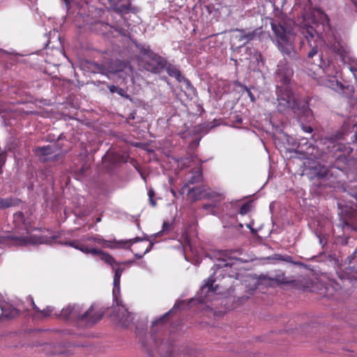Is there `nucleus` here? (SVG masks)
I'll return each mask as SVG.
<instances>
[{"label":"nucleus","instance_id":"4be33fe9","mask_svg":"<svg viewBox=\"0 0 357 357\" xmlns=\"http://www.w3.org/2000/svg\"><path fill=\"white\" fill-rule=\"evenodd\" d=\"M237 261H238L237 259H230L229 262L220 264H218V266L221 268L227 267V266L231 267L232 266H234L236 264V262Z\"/></svg>","mask_w":357,"mask_h":357},{"label":"nucleus","instance_id":"cd10ccee","mask_svg":"<svg viewBox=\"0 0 357 357\" xmlns=\"http://www.w3.org/2000/svg\"><path fill=\"white\" fill-rule=\"evenodd\" d=\"M10 204L8 200L0 199V208H6L10 206Z\"/></svg>","mask_w":357,"mask_h":357},{"label":"nucleus","instance_id":"6ab92c4d","mask_svg":"<svg viewBox=\"0 0 357 357\" xmlns=\"http://www.w3.org/2000/svg\"><path fill=\"white\" fill-rule=\"evenodd\" d=\"M31 243H33L32 241L26 238H16V245H24Z\"/></svg>","mask_w":357,"mask_h":357},{"label":"nucleus","instance_id":"4c0bfd02","mask_svg":"<svg viewBox=\"0 0 357 357\" xmlns=\"http://www.w3.org/2000/svg\"><path fill=\"white\" fill-rule=\"evenodd\" d=\"M303 130L306 132H312V128L310 126L303 127Z\"/></svg>","mask_w":357,"mask_h":357},{"label":"nucleus","instance_id":"c9c22d12","mask_svg":"<svg viewBox=\"0 0 357 357\" xmlns=\"http://www.w3.org/2000/svg\"><path fill=\"white\" fill-rule=\"evenodd\" d=\"M92 307L82 315L83 319H87L89 317L90 311Z\"/></svg>","mask_w":357,"mask_h":357},{"label":"nucleus","instance_id":"0eeeda50","mask_svg":"<svg viewBox=\"0 0 357 357\" xmlns=\"http://www.w3.org/2000/svg\"><path fill=\"white\" fill-rule=\"evenodd\" d=\"M54 152V146L49 145L47 146L38 147L35 149L36 154L42 160H47L48 156Z\"/></svg>","mask_w":357,"mask_h":357},{"label":"nucleus","instance_id":"79ce46f5","mask_svg":"<svg viewBox=\"0 0 357 357\" xmlns=\"http://www.w3.org/2000/svg\"><path fill=\"white\" fill-rule=\"evenodd\" d=\"M66 5H68L70 3V0H63Z\"/></svg>","mask_w":357,"mask_h":357},{"label":"nucleus","instance_id":"a18cd8bd","mask_svg":"<svg viewBox=\"0 0 357 357\" xmlns=\"http://www.w3.org/2000/svg\"><path fill=\"white\" fill-rule=\"evenodd\" d=\"M172 194H173L174 196L176 195V193H175L174 190H172Z\"/></svg>","mask_w":357,"mask_h":357},{"label":"nucleus","instance_id":"412c9836","mask_svg":"<svg viewBox=\"0 0 357 357\" xmlns=\"http://www.w3.org/2000/svg\"><path fill=\"white\" fill-rule=\"evenodd\" d=\"M126 67V65L123 63H120L119 66L116 68H109L108 69L109 73H115L119 71H121Z\"/></svg>","mask_w":357,"mask_h":357},{"label":"nucleus","instance_id":"b1692460","mask_svg":"<svg viewBox=\"0 0 357 357\" xmlns=\"http://www.w3.org/2000/svg\"><path fill=\"white\" fill-rule=\"evenodd\" d=\"M149 197L151 204L154 206H155V202L153 199V196L155 195V192L153 190H150L149 191Z\"/></svg>","mask_w":357,"mask_h":357},{"label":"nucleus","instance_id":"2f4dec72","mask_svg":"<svg viewBox=\"0 0 357 357\" xmlns=\"http://www.w3.org/2000/svg\"><path fill=\"white\" fill-rule=\"evenodd\" d=\"M203 208L206 210L207 212H212L213 211V207L210 204H205L203 206Z\"/></svg>","mask_w":357,"mask_h":357},{"label":"nucleus","instance_id":"37998d69","mask_svg":"<svg viewBox=\"0 0 357 357\" xmlns=\"http://www.w3.org/2000/svg\"><path fill=\"white\" fill-rule=\"evenodd\" d=\"M249 96L251 98L252 100H253L252 95L250 91H248Z\"/></svg>","mask_w":357,"mask_h":357},{"label":"nucleus","instance_id":"9b49d317","mask_svg":"<svg viewBox=\"0 0 357 357\" xmlns=\"http://www.w3.org/2000/svg\"><path fill=\"white\" fill-rule=\"evenodd\" d=\"M137 241V240L130 239V240L127 241H119V242L115 243L114 244H112L110 242H108V241H106L103 240L102 244H103V246L105 247V248H121V245H123H123H126L127 243L132 244V243H136Z\"/></svg>","mask_w":357,"mask_h":357},{"label":"nucleus","instance_id":"5701e85b","mask_svg":"<svg viewBox=\"0 0 357 357\" xmlns=\"http://www.w3.org/2000/svg\"><path fill=\"white\" fill-rule=\"evenodd\" d=\"M66 244L70 247H73L77 250H79V248H80V245H81V243H79L77 241H70V242L66 243Z\"/></svg>","mask_w":357,"mask_h":357},{"label":"nucleus","instance_id":"1a4fd4ad","mask_svg":"<svg viewBox=\"0 0 357 357\" xmlns=\"http://www.w3.org/2000/svg\"><path fill=\"white\" fill-rule=\"evenodd\" d=\"M112 268L114 271V284L116 288L119 289L120 285V278L121 275L124 270V268L121 266V264H114Z\"/></svg>","mask_w":357,"mask_h":357},{"label":"nucleus","instance_id":"4468645a","mask_svg":"<svg viewBox=\"0 0 357 357\" xmlns=\"http://www.w3.org/2000/svg\"><path fill=\"white\" fill-rule=\"evenodd\" d=\"M100 259L105 262L107 263L108 264L111 265L112 266L115 264V260L109 254L104 252L102 251L100 253V255L99 256Z\"/></svg>","mask_w":357,"mask_h":357},{"label":"nucleus","instance_id":"a211bd4d","mask_svg":"<svg viewBox=\"0 0 357 357\" xmlns=\"http://www.w3.org/2000/svg\"><path fill=\"white\" fill-rule=\"evenodd\" d=\"M108 89L111 93H117L121 96H124V91L122 89L119 88L114 85L108 86Z\"/></svg>","mask_w":357,"mask_h":357},{"label":"nucleus","instance_id":"58836bf2","mask_svg":"<svg viewBox=\"0 0 357 357\" xmlns=\"http://www.w3.org/2000/svg\"><path fill=\"white\" fill-rule=\"evenodd\" d=\"M168 314V313L165 314L162 317H161L160 319H157L155 320L154 322H153V324H158V322H160L162 321V320Z\"/></svg>","mask_w":357,"mask_h":357},{"label":"nucleus","instance_id":"aec40b11","mask_svg":"<svg viewBox=\"0 0 357 357\" xmlns=\"http://www.w3.org/2000/svg\"><path fill=\"white\" fill-rule=\"evenodd\" d=\"M316 33V31L312 28H308L305 33V36L307 40H310V38H312L314 37V34Z\"/></svg>","mask_w":357,"mask_h":357},{"label":"nucleus","instance_id":"39448f33","mask_svg":"<svg viewBox=\"0 0 357 357\" xmlns=\"http://www.w3.org/2000/svg\"><path fill=\"white\" fill-rule=\"evenodd\" d=\"M278 100L280 107L283 105L286 107L294 108L296 105L294 96L288 89H285L284 93L278 94Z\"/></svg>","mask_w":357,"mask_h":357},{"label":"nucleus","instance_id":"6e6552de","mask_svg":"<svg viewBox=\"0 0 357 357\" xmlns=\"http://www.w3.org/2000/svg\"><path fill=\"white\" fill-rule=\"evenodd\" d=\"M151 246V245L149 241H139L134 248L133 251H137L135 252V255L138 258H141L144 254L149 251Z\"/></svg>","mask_w":357,"mask_h":357},{"label":"nucleus","instance_id":"a878e982","mask_svg":"<svg viewBox=\"0 0 357 357\" xmlns=\"http://www.w3.org/2000/svg\"><path fill=\"white\" fill-rule=\"evenodd\" d=\"M2 311H3V314L6 317H8V318H13V317H14L17 314V310L15 309H13L11 311L10 314H6L3 310H2Z\"/></svg>","mask_w":357,"mask_h":357},{"label":"nucleus","instance_id":"f3484780","mask_svg":"<svg viewBox=\"0 0 357 357\" xmlns=\"http://www.w3.org/2000/svg\"><path fill=\"white\" fill-rule=\"evenodd\" d=\"M213 282H214V281L212 279L208 278L206 283L202 287V291H206L207 293L209 291H211V292L215 291L216 289L213 288Z\"/></svg>","mask_w":357,"mask_h":357},{"label":"nucleus","instance_id":"72a5a7b5","mask_svg":"<svg viewBox=\"0 0 357 357\" xmlns=\"http://www.w3.org/2000/svg\"><path fill=\"white\" fill-rule=\"evenodd\" d=\"M282 261H287V262H289V263H294L293 260H292V257H290V256H284V257L282 258Z\"/></svg>","mask_w":357,"mask_h":357},{"label":"nucleus","instance_id":"9d476101","mask_svg":"<svg viewBox=\"0 0 357 357\" xmlns=\"http://www.w3.org/2000/svg\"><path fill=\"white\" fill-rule=\"evenodd\" d=\"M44 351L50 355L63 353V351L60 348V347L52 344H46L44 347Z\"/></svg>","mask_w":357,"mask_h":357},{"label":"nucleus","instance_id":"f8f14e48","mask_svg":"<svg viewBox=\"0 0 357 357\" xmlns=\"http://www.w3.org/2000/svg\"><path fill=\"white\" fill-rule=\"evenodd\" d=\"M238 31L239 32V34L236 36V38H238L240 41H242L243 44H245L249 40H251L255 36V32H250L248 33L244 34L241 31L238 30Z\"/></svg>","mask_w":357,"mask_h":357},{"label":"nucleus","instance_id":"a19ab883","mask_svg":"<svg viewBox=\"0 0 357 357\" xmlns=\"http://www.w3.org/2000/svg\"><path fill=\"white\" fill-rule=\"evenodd\" d=\"M283 257H284V256H282V255H277L276 256L277 259L282 260V261Z\"/></svg>","mask_w":357,"mask_h":357},{"label":"nucleus","instance_id":"f257e3e1","mask_svg":"<svg viewBox=\"0 0 357 357\" xmlns=\"http://www.w3.org/2000/svg\"><path fill=\"white\" fill-rule=\"evenodd\" d=\"M294 23L289 20L282 23H271V27L276 36L278 47L283 54L291 56L293 52L291 40L294 38Z\"/></svg>","mask_w":357,"mask_h":357},{"label":"nucleus","instance_id":"20e7f679","mask_svg":"<svg viewBox=\"0 0 357 357\" xmlns=\"http://www.w3.org/2000/svg\"><path fill=\"white\" fill-rule=\"evenodd\" d=\"M114 321L123 327L128 326L133 319L132 315L128 309L119 303L114 307Z\"/></svg>","mask_w":357,"mask_h":357},{"label":"nucleus","instance_id":"393cba45","mask_svg":"<svg viewBox=\"0 0 357 357\" xmlns=\"http://www.w3.org/2000/svg\"><path fill=\"white\" fill-rule=\"evenodd\" d=\"M316 13L319 16V18H320L321 20H322V21H324V20L327 21L328 20L326 15L325 13H324L321 10H317L316 11Z\"/></svg>","mask_w":357,"mask_h":357},{"label":"nucleus","instance_id":"ea45409f","mask_svg":"<svg viewBox=\"0 0 357 357\" xmlns=\"http://www.w3.org/2000/svg\"><path fill=\"white\" fill-rule=\"evenodd\" d=\"M51 312L52 310L50 307H47L46 310H44V313L45 315H48Z\"/></svg>","mask_w":357,"mask_h":357},{"label":"nucleus","instance_id":"2eb2a0df","mask_svg":"<svg viewBox=\"0 0 357 357\" xmlns=\"http://www.w3.org/2000/svg\"><path fill=\"white\" fill-rule=\"evenodd\" d=\"M277 73L279 77L280 78V80L283 82L284 84L287 83L289 80L292 75V72L290 69H287L284 76H282L281 69H278Z\"/></svg>","mask_w":357,"mask_h":357},{"label":"nucleus","instance_id":"473e14b6","mask_svg":"<svg viewBox=\"0 0 357 357\" xmlns=\"http://www.w3.org/2000/svg\"><path fill=\"white\" fill-rule=\"evenodd\" d=\"M171 225L169 223L165 222L162 225L163 231H168L170 229Z\"/></svg>","mask_w":357,"mask_h":357},{"label":"nucleus","instance_id":"7c9ffc66","mask_svg":"<svg viewBox=\"0 0 357 357\" xmlns=\"http://www.w3.org/2000/svg\"><path fill=\"white\" fill-rule=\"evenodd\" d=\"M249 210L250 206L248 204H245L241 208V213L245 214Z\"/></svg>","mask_w":357,"mask_h":357},{"label":"nucleus","instance_id":"423d86ee","mask_svg":"<svg viewBox=\"0 0 357 357\" xmlns=\"http://www.w3.org/2000/svg\"><path fill=\"white\" fill-rule=\"evenodd\" d=\"M190 193L195 199L213 197L215 195V192H208V190L204 186L194 188L190 190Z\"/></svg>","mask_w":357,"mask_h":357},{"label":"nucleus","instance_id":"bb28decb","mask_svg":"<svg viewBox=\"0 0 357 357\" xmlns=\"http://www.w3.org/2000/svg\"><path fill=\"white\" fill-rule=\"evenodd\" d=\"M79 250L85 253L89 254L90 248H89L86 245L81 244L80 248H79Z\"/></svg>","mask_w":357,"mask_h":357},{"label":"nucleus","instance_id":"f03ea898","mask_svg":"<svg viewBox=\"0 0 357 357\" xmlns=\"http://www.w3.org/2000/svg\"><path fill=\"white\" fill-rule=\"evenodd\" d=\"M271 281H275L280 284H289L295 287L307 288L310 285V282H303L301 279L295 280L291 277H287L284 273H277L273 278H268L266 276H261L259 279L248 277L245 282H248L249 290L253 291L258 287L259 284H268Z\"/></svg>","mask_w":357,"mask_h":357},{"label":"nucleus","instance_id":"c85d7f7f","mask_svg":"<svg viewBox=\"0 0 357 357\" xmlns=\"http://www.w3.org/2000/svg\"><path fill=\"white\" fill-rule=\"evenodd\" d=\"M101 252H102V250L97 249V248H91V249H90V251H89V254H91L93 255H98V256H100Z\"/></svg>","mask_w":357,"mask_h":357},{"label":"nucleus","instance_id":"7ed1b4c3","mask_svg":"<svg viewBox=\"0 0 357 357\" xmlns=\"http://www.w3.org/2000/svg\"><path fill=\"white\" fill-rule=\"evenodd\" d=\"M142 52V61L144 67L148 71L154 73H159L165 66V61L160 56L152 52L144 50Z\"/></svg>","mask_w":357,"mask_h":357},{"label":"nucleus","instance_id":"c756f323","mask_svg":"<svg viewBox=\"0 0 357 357\" xmlns=\"http://www.w3.org/2000/svg\"><path fill=\"white\" fill-rule=\"evenodd\" d=\"M317 53V49L313 47L312 50L308 52V57L312 58Z\"/></svg>","mask_w":357,"mask_h":357},{"label":"nucleus","instance_id":"dca6fc26","mask_svg":"<svg viewBox=\"0 0 357 357\" xmlns=\"http://www.w3.org/2000/svg\"><path fill=\"white\" fill-rule=\"evenodd\" d=\"M167 73L169 75L175 77L178 82H181L184 78L181 75L179 70L176 68H168Z\"/></svg>","mask_w":357,"mask_h":357},{"label":"nucleus","instance_id":"c03bdc74","mask_svg":"<svg viewBox=\"0 0 357 357\" xmlns=\"http://www.w3.org/2000/svg\"><path fill=\"white\" fill-rule=\"evenodd\" d=\"M59 157V155L58 154H56V155H54V158H55V160H57V158H58Z\"/></svg>","mask_w":357,"mask_h":357},{"label":"nucleus","instance_id":"ddd939ff","mask_svg":"<svg viewBox=\"0 0 357 357\" xmlns=\"http://www.w3.org/2000/svg\"><path fill=\"white\" fill-rule=\"evenodd\" d=\"M71 315H77V311L74 306L68 305L63 308L61 312V316L65 319H67Z\"/></svg>","mask_w":357,"mask_h":357},{"label":"nucleus","instance_id":"e433bc0d","mask_svg":"<svg viewBox=\"0 0 357 357\" xmlns=\"http://www.w3.org/2000/svg\"><path fill=\"white\" fill-rule=\"evenodd\" d=\"M91 241L97 243H100V244H102V242H103V240L102 239H100V238H91Z\"/></svg>","mask_w":357,"mask_h":357},{"label":"nucleus","instance_id":"f704fd0d","mask_svg":"<svg viewBox=\"0 0 357 357\" xmlns=\"http://www.w3.org/2000/svg\"><path fill=\"white\" fill-rule=\"evenodd\" d=\"M5 160H6V156L3 154H0V168L4 163Z\"/></svg>","mask_w":357,"mask_h":357}]
</instances>
